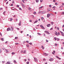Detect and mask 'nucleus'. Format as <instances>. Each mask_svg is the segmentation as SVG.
<instances>
[{
  "mask_svg": "<svg viewBox=\"0 0 64 64\" xmlns=\"http://www.w3.org/2000/svg\"><path fill=\"white\" fill-rule=\"evenodd\" d=\"M13 28L12 27L11 28H8L7 29V31L10 30V31H13Z\"/></svg>",
  "mask_w": 64,
  "mask_h": 64,
  "instance_id": "f257e3e1",
  "label": "nucleus"
},
{
  "mask_svg": "<svg viewBox=\"0 0 64 64\" xmlns=\"http://www.w3.org/2000/svg\"><path fill=\"white\" fill-rule=\"evenodd\" d=\"M46 11H44L42 12H41V11H39L38 12V13L39 14L40 13H41V14H43V13H46Z\"/></svg>",
  "mask_w": 64,
  "mask_h": 64,
  "instance_id": "f03ea898",
  "label": "nucleus"
},
{
  "mask_svg": "<svg viewBox=\"0 0 64 64\" xmlns=\"http://www.w3.org/2000/svg\"><path fill=\"white\" fill-rule=\"evenodd\" d=\"M44 32L45 33H46V34H50V33H49V32H47V31H45V32Z\"/></svg>",
  "mask_w": 64,
  "mask_h": 64,
  "instance_id": "7ed1b4c3",
  "label": "nucleus"
},
{
  "mask_svg": "<svg viewBox=\"0 0 64 64\" xmlns=\"http://www.w3.org/2000/svg\"><path fill=\"white\" fill-rule=\"evenodd\" d=\"M43 54L44 55H45V56H47L48 55V54H47L45 53H44Z\"/></svg>",
  "mask_w": 64,
  "mask_h": 64,
  "instance_id": "20e7f679",
  "label": "nucleus"
},
{
  "mask_svg": "<svg viewBox=\"0 0 64 64\" xmlns=\"http://www.w3.org/2000/svg\"><path fill=\"white\" fill-rule=\"evenodd\" d=\"M50 14H48L47 15V18H49V17H50Z\"/></svg>",
  "mask_w": 64,
  "mask_h": 64,
  "instance_id": "39448f33",
  "label": "nucleus"
},
{
  "mask_svg": "<svg viewBox=\"0 0 64 64\" xmlns=\"http://www.w3.org/2000/svg\"><path fill=\"white\" fill-rule=\"evenodd\" d=\"M49 61H53V59L52 58H51L49 59Z\"/></svg>",
  "mask_w": 64,
  "mask_h": 64,
  "instance_id": "423d86ee",
  "label": "nucleus"
},
{
  "mask_svg": "<svg viewBox=\"0 0 64 64\" xmlns=\"http://www.w3.org/2000/svg\"><path fill=\"white\" fill-rule=\"evenodd\" d=\"M40 27H41L42 28V29H45V28L43 27V26H42V25L40 26Z\"/></svg>",
  "mask_w": 64,
  "mask_h": 64,
  "instance_id": "0eeeda50",
  "label": "nucleus"
},
{
  "mask_svg": "<svg viewBox=\"0 0 64 64\" xmlns=\"http://www.w3.org/2000/svg\"><path fill=\"white\" fill-rule=\"evenodd\" d=\"M60 32L61 33L62 35L63 36H64V34L62 32H61V31H60Z\"/></svg>",
  "mask_w": 64,
  "mask_h": 64,
  "instance_id": "6e6552de",
  "label": "nucleus"
},
{
  "mask_svg": "<svg viewBox=\"0 0 64 64\" xmlns=\"http://www.w3.org/2000/svg\"><path fill=\"white\" fill-rule=\"evenodd\" d=\"M50 26H51V24H48L47 25V26L48 27H50Z\"/></svg>",
  "mask_w": 64,
  "mask_h": 64,
  "instance_id": "1a4fd4ad",
  "label": "nucleus"
},
{
  "mask_svg": "<svg viewBox=\"0 0 64 64\" xmlns=\"http://www.w3.org/2000/svg\"><path fill=\"white\" fill-rule=\"evenodd\" d=\"M22 6L23 8H25V6H24V5L22 3Z\"/></svg>",
  "mask_w": 64,
  "mask_h": 64,
  "instance_id": "9d476101",
  "label": "nucleus"
},
{
  "mask_svg": "<svg viewBox=\"0 0 64 64\" xmlns=\"http://www.w3.org/2000/svg\"><path fill=\"white\" fill-rule=\"evenodd\" d=\"M20 22L18 24L19 26H20L21 25V21H20Z\"/></svg>",
  "mask_w": 64,
  "mask_h": 64,
  "instance_id": "9b49d317",
  "label": "nucleus"
},
{
  "mask_svg": "<svg viewBox=\"0 0 64 64\" xmlns=\"http://www.w3.org/2000/svg\"><path fill=\"white\" fill-rule=\"evenodd\" d=\"M38 20H36L34 22V24H35L36 23H37V22H38Z\"/></svg>",
  "mask_w": 64,
  "mask_h": 64,
  "instance_id": "f8f14e48",
  "label": "nucleus"
},
{
  "mask_svg": "<svg viewBox=\"0 0 64 64\" xmlns=\"http://www.w3.org/2000/svg\"><path fill=\"white\" fill-rule=\"evenodd\" d=\"M1 40H2V41H4V38H1Z\"/></svg>",
  "mask_w": 64,
  "mask_h": 64,
  "instance_id": "ddd939ff",
  "label": "nucleus"
},
{
  "mask_svg": "<svg viewBox=\"0 0 64 64\" xmlns=\"http://www.w3.org/2000/svg\"><path fill=\"white\" fill-rule=\"evenodd\" d=\"M34 58L35 61H37V58Z\"/></svg>",
  "mask_w": 64,
  "mask_h": 64,
  "instance_id": "4468645a",
  "label": "nucleus"
},
{
  "mask_svg": "<svg viewBox=\"0 0 64 64\" xmlns=\"http://www.w3.org/2000/svg\"><path fill=\"white\" fill-rule=\"evenodd\" d=\"M55 35H57V32H55Z\"/></svg>",
  "mask_w": 64,
  "mask_h": 64,
  "instance_id": "2eb2a0df",
  "label": "nucleus"
},
{
  "mask_svg": "<svg viewBox=\"0 0 64 64\" xmlns=\"http://www.w3.org/2000/svg\"><path fill=\"white\" fill-rule=\"evenodd\" d=\"M34 14V15H35L36 14V12H34V13H33Z\"/></svg>",
  "mask_w": 64,
  "mask_h": 64,
  "instance_id": "dca6fc26",
  "label": "nucleus"
},
{
  "mask_svg": "<svg viewBox=\"0 0 64 64\" xmlns=\"http://www.w3.org/2000/svg\"><path fill=\"white\" fill-rule=\"evenodd\" d=\"M6 51V53H8V52H8V51L6 50H5Z\"/></svg>",
  "mask_w": 64,
  "mask_h": 64,
  "instance_id": "f3484780",
  "label": "nucleus"
},
{
  "mask_svg": "<svg viewBox=\"0 0 64 64\" xmlns=\"http://www.w3.org/2000/svg\"><path fill=\"white\" fill-rule=\"evenodd\" d=\"M59 35H60V33L59 32H58V34H57V36H59Z\"/></svg>",
  "mask_w": 64,
  "mask_h": 64,
  "instance_id": "a211bd4d",
  "label": "nucleus"
},
{
  "mask_svg": "<svg viewBox=\"0 0 64 64\" xmlns=\"http://www.w3.org/2000/svg\"><path fill=\"white\" fill-rule=\"evenodd\" d=\"M57 29L58 30H59V28L58 27L57 28Z\"/></svg>",
  "mask_w": 64,
  "mask_h": 64,
  "instance_id": "6ab92c4d",
  "label": "nucleus"
},
{
  "mask_svg": "<svg viewBox=\"0 0 64 64\" xmlns=\"http://www.w3.org/2000/svg\"><path fill=\"white\" fill-rule=\"evenodd\" d=\"M42 6H41L39 8V9H42Z\"/></svg>",
  "mask_w": 64,
  "mask_h": 64,
  "instance_id": "aec40b11",
  "label": "nucleus"
},
{
  "mask_svg": "<svg viewBox=\"0 0 64 64\" xmlns=\"http://www.w3.org/2000/svg\"><path fill=\"white\" fill-rule=\"evenodd\" d=\"M6 64H10V62H7L6 63Z\"/></svg>",
  "mask_w": 64,
  "mask_h": 64,
  "instance_id": "412c9836",
  "label": "nucleus"
},
{
  "mask_svg": "<svg viewBox=\"0 0 64 64\" xmlns=\"http://www.w3.org/2000/svg\"><path fill=\"white\" fill-rule=\"evenodd\" d=\"M55 4L56 5H58V3L56 2L55 3Z\"/></svg>",
  "mask_w": 64,
  "mask_h": 64,
  "instance_id": "4be33fe9",
  "label": "nucleus"
},
{
  "mask_svg": "<svg viewBox=\"0 0 64 64\" xmlns=\"http://www.w3.org/2000/svg\"><path fill=\"white\" fill-rule=\"evenodd\" d=\"M22 1L23 2V3H25V2H24V0H22Z\"/></svg>",
  "mask_w": 64,
  "mask_h": 64,
  "instance_id": "5701e85b",
  "label": "nucleus"
},
{
  "mask_svg": "<svg viewBox=\"0 0 64 64\" xmlns=\"http://www.w3.org/2000/svg\"><path fill=\"white\" fill-rule=\"evenodd\" d=\"M64 12H63L62 13V15H64Z\"/></svg>",
  "mask_w": 64,
  "mask_h": 64,
  "instance_id": "b1692460",
  "label": "nucleus"
},
{
  "mask_svg": "<svg viewBox=\"0 0 64 64\" xmlns=\"http://www.w3.org/2000/svg\"><path fill=\"white\" fill-rule=\"evenodd\" d=\"M26 46L27 47H29V46L28 45V44H27Z\"/></svg>",
  "mask_w": 64,
  "mask_h": 64,
  "instance_id": "393cba45",
  "label": "nucleus"
},
{
  "mask_svg": "<svg viewBox=\"0 0 64 64\" xmlns=\"http://www.w3.org/2000/svg\"><path fill=\"white\" fill-rule=\"evenodd\" d=\"M41 19L42 20H43V19H44V18L43 17H41Z\"/></svg>",
  "mask_w": 64,
  "mask_h": 64,
  "instance_id": "a878e982",
  "label": "nucleus"
},
{
  "mask_svg": "<svg viewBox=\"0 0 64 64\" xmlns=\"http://www.w3.org/2000/svg\"><path fill=\"white\" fill-rule=\"evenodd\" d=\"M54 38V39L55 40H57V38L56 37Z\"/></svg>",
  "mask_w": 64,
  "mask_h": 64,
  "instance_id": "bb28decb",
  "label": "nucleus"
},
{
  "mask_svg": "<svg viewBox=\"0 0 64 64\" xmlns=\"http://www.w3.org/2000/svg\"><path fill=\"white\" fill-rule=\"evenodd\" d=\"M31 8L30 7L28 8V10H31Z\"/></svg>",
  "mask_w": 64,
  "mask_h": 64,
  "instance_id": "cd10ccee",
  "label": "nucleus"
},
{
  "mask_svg": "<svg viewBox=\"0 0 64 64\" xmlns=\"http://www.w3.org/2000/svg\"><path fill=\"white\" fill-rule=\"evenodd\" d=\"M26 50H25L24 52V53H26Z\"/></svg>",
  "mask_w": 64,
  "mask_h": 64,
  "instance_id": "c85d7f7f",
  "label": "nucleus"
},
{
  "mask_svg": "<svg viewBox=\"0 0 64 64\" xmlns=\"http://www.w3.org/2000/svg\"><path fill=\"white\" fill-rule=\"evenodd\" d=\"M12 19H12V18H10V21H12Z\"/></svg>",
  "mask_w": 64,
  "mask_h": 64,
  "instance_id": "c756f323",
  "label": "nucleus"
},
{
  "mask_svg": "<svg viewBox=\"0 0 64 64\" xmlns=\"http://www.w3.org/2000/svg\"><path fill=\"white\" fill-rule=\"evenodd\" d=\"M38 34V35H41V34H40L39 33H37Z\"/></svg>",
  "mask_w": 64,
  "mask_h": 64,
  "instance_id": "7c9ffc66",
  "label": "nucleus"
},
{
  "mask_svg": "<svg viewBox=\"0 0 64 64\" xmlns=\"http://www.w3.org/2000/svg\"><path fill=\"white\" fill-rule=\"evenodd\" d=\"M18 39V37H16L15 38V39Z\"/></svg>",
  "mask_w": 64,
  "mask_h": 64,
  "instance_id": "2f4dec72",
  "label": "nucleus"
},
{
  "mask_svg": "<svg viewBox=\"0 0 64 64\" xmlns=\"http://www.w3.org/2000/svg\"><path fill=\"white\" fill-rule=\"evenodd\" d=\"M14 62L15 63H16L17 62H16V60H14Z\"/></svg>",
  "mask_w": 64,
  "mask_h": 64,
  "instance_id": "473e14b6",
  "label": "nucleus"
},
{
  "mask_svg": "<svg viewBox=\"0 0 64 64\" xmlns=\"http://www.w3.org/2000/svg\"><path fill=\"white\" fill-rule=\"evenodd\" d=\"M12 55H13V54H15V53L13 52L12 53Z\"/></svg>",
  "mask_w": 64,
  "mask_h": 64,
  "instance_id": "72a5a7b5",
  "label": "nucleus"
},
{
  "mask_svg": "<svg viewBox=\"0 0 64 64\" xmlns=\"http://www.w3.org/2000/svg\"><path fill=\"white\" fill-rule=\"evenodd\" d=\"M5 12H6L5 11L3 13V14L4 15H5Z\"/></svg>",
  "mask_w": 64,
  "mask_h": 64,
  "instance_id": "f704fd0d",
  "label": "nucleus"
},
{
  "mask_svg": "<svg viewBox=\"0 0 64 64\" xmlns=\"http://www.w3.org/2000/svg\"><path fill=\"white\" fill-rule=\"evenodd\" d=\"M2 52V50H1V49H0V53Z\"/></svg>",
  "mask_w": 64,
  "mask_h": 64,
  "instance_id": "c9c22d12",
  "label": "nucleus"
},
{
  "mask_svg": "<svg viewBox=\"0 0 64 64\" xmlns=\"http://www.w3.org/2000/svg\"><path fill=\"white\" fill-rule=\"evenodd\" d=\"M36 2H39V0H36Z\"/></svg>",
  "mask_w": 64,
  "mask_h": 64,
  "instance_id": "e433bc0d",
  "label": "nucleus"
},
{
  "mask_svg": "<svg viewBox=\"0 0 64 64\" xmlns=\"http://www.w3.org/2000/svg\"><path fill=\"white\" fill-rule=\"evenodd\" d=\"M57 44H55V46H57Z\"/></svg>",
  "mask_w": 64,
  "mask_h": 64,
  "instance_id": "4c0bfd02",
  "label": "nucleus"
},
{
  "mask_svg": "<svg viewBox=\"0 0 64 64\" xmlns=\"http://www.w3.org/2000/svg\"><path fill=\"white\" fill-rule=\"evenodd\" d=\"M29 44H30V45H31L32 44V43L30 42V43H29Z\"/></svg>",
  "mask_w": 64,
  "mask_h": 64,
  "instance_id": "58836bf2",
  "label": "nucleus"
},
{
  "mask_svg": "<svg viewBox=\"0 0 64 64\" xmlns=\"http://www.w3.org/2000/svg\"><path fill=\"white\" fill-rule=\"evenodd\" d=\"M50 30H53V28H51L50 29Z\"/></svg>",
  "mask_w": 64,
  "mask_h": 64,
  "instance_id": "ea45409f",
  "label": "nucleus"
},
{
  "mask_svg": "<svg viewBox=\"0 0 64 64\" xmlns=\"http://www.w3.org/2000/svg\"><path fill=\"white\" fill-rule=\"evenodd\" d=\"M29 63V62H26V64H28Z\"/></svg>",
  "mask_w": 64,
  "mask_h": 64,
  "instance_id": "a19ab883",
  "label": "nucleus"
},
{
  "mask_svg": "<svg viewBox=\"0 0 64 64\" xmlns=\"http://www.w3.org/2000/svg\"><path fill=\"white\" fill-rule=\"evenodd\" d=\"M15 44L16 45H18V44H18V43H15Z\"/></svg>",
  "mask_w": 64,
  "mask_h": 64,
  "instance_id": "79ce46f5",
  "label": "nucleus"
},
{
  "mask_svg": "<svg viewBox=\"0 0 64 64\" xmlns=\"http://www.w3.org/2000/svg\"><path fill=\"white\" fill-rule=\"evenodd\" d=\"M46 42H48V40H46Z\"/></svg>",
  "mask_w": 64,
  "mask_h": 64,
  "instance_id": "37998d69",
  "label": "nucleus"
},
{
  "mask_svg": "<svg viewBox=\"0 0 64 64\" xmlns=\"http://www.w3.org/2000/svg\"><path fill=\"white\" fill-rule=\"evenodd\" d=\"M20 52L21 53H22V52H23V51L22 50H21Z\"/></svg>",
  "mask_w": 64,
  "mask_h": 64,
  "instance_id": "c03bdc74",
  "label": "nucleus"
},
{
  "mask_svg": "<svg viewBox=\"0 0 64 64\" xmlns=\"http://www.w3.org/2000/svg\"><path fill=\"white\" fill-rule=\"evenodd\" d=\"M19 9L20 10H22V9H21V8H19Z\"/></svg>",
  "mask_w": 64,
  "mask_h": 64,
  "instance_id": "a18cd8bd",
  "label": "nucleus"
},
{
  "mask_svg": "<svg viewBox=\"0 0 64 64\" xmlns=\"http://www.w3.org/2000/svg\"><path fill=\"white\" fill-rule=\"evenodd\" d=\"M57 58H58L60 60L61 59V58H59V57H57Z\"/></svg>",
  "mask_w": 64,
  "mask_h": 64,
  "instance_id": "49530a36",
  "label": "nucleus"
},
{
  "mask_svg": "<svg viewBox=\"0 0 64 64\" xmlns=\"http://www.w3.org/2000/svg\"><path fill=\"white\" fill-rule=\"evenodd\" d=\"M53 1L54 2H56V0H54Z\"/></svg>",
  "mask_w": 64,
  "mask_h": 64,
  "instance_id": "de8ad7c7",
  "label": "nucleus"
},
{
  "mask_svg": "<svg viewBox=\"0 0 64 64\" xmlns=\"http://www.w3.org/2000/svg\"><path fill=\"white\" fill-rule=\"evenodd\" d=\"M8 42L6 41V42H5V43L6 44H7V43Z\"/></svg>",
  "mask_w": 64,
  "mask_h": 64,
  "instance_id": "09e8293b",
  "label": "nucleus"
},
{
  "mask_svg": "<svg viewBox=\"0 0 64 64\" xmlns=\"http://www.w3.org/2000/svg\"><path fill=\"white\" fill-rule=\"evenodd\" d=\"M26 42H27V43H29V41H26Z\"/></svg>",
  "mask_w": 64,
  "mask_h": 64,
  "instance_id": "8fccbe9b",
  "label": "nucleus"
},
{
  "mask_svg": "<svg viewBox=\"0 0 64 64\" xmlns=\"http://www.w3.org/2000/svg\"><path fill=\"white\" fill-rule=\"evenodd\" d=\"M40 2H42L43 1V0H40Z\"/></svg>",
  "mask_w": 64,
  "mask_h": 64,
  "instance_id": "3c124183",
  "label": "nucleus"
},
{
  "mask_svg": "<svg viewBox=\"0 0 64 64\" xmlns=\"http://www.w3.org/2000/svg\"><path fill=\"white\" fill-rule=\"evenodd\" d=\"M49 7H50V8H51V5H50Z\"/></svg>",
  "mask_w": 64,
  "mask_h": 64,
  "instance_id": "603ef678",
  "label": "nucleus"
},
{
  "mask_svg": "<svg viewBox=\"0 0 64 64\" xmlns=\"http://www.w3.org/2000/svg\"><path fill=\"white\" fill-rule=\"evenodd\" d=\"M51 24H52V25H53V22H51Z\"/></svg>",
  "mask_w": 64,
  "mask_h": 64,
  "instance_id": "864d4df0",
  "label": "nucleus"
},
{
  "mask_svg": "<svg viewBox=\"0 0 64 64\" xmlns=\"http://www.w3.org/2000/svg\"><path fill=\"white\" fill-rule=\"evenodd\" d=\"M25 43V41H24L23 42V44H24V43Z\"/></svg>",
  "mask_w": 64,
  "mask_h": 64,
  "instance_id": "5fc2aeb1",
  "label": "nucleus"
},
{
  "mask_svg": "<svg viewBox=\"0 0 64 64\" xmlns=\"http://www.w3.org/2000/svg\"><path fill=\"white\" fill-rule=\"evenodd\" d=\"M16 29H17V30H19V28H17Z\"/></svg>",
  "mask_w": 64,
  "mask_h": 64,
  "instance_id": "6e6d98bb",
  "label": "nucleus"
},
{
  "mask_svg": "<svg viewBox=\"0 0 64 64\" xmlns=\"http://www.w3.org/2000/svg\"><path fill=\"white\" fill-rule=\"evenodd\" d=\"M0 10H2V8H0Z\"/></svg>",
  "mask_w": 64,
  "mask_h": 64,
  "instance_id": "4d7b16f0",
  "label": "nucleus"
},
{
  "mask_svg": "<svg viewBox=\"0 0 64 64\" xmlns=\"http://www.w3.org/2000/svg\"><path fill=\"white\" fill-rule=\"evenodd\" d=\"M2 50H4V49H5V48H2Z\"/></svg>",
  "mask_w": 64,
  "mask_h": 64,
  "instance_id": "13d9d810",
  "label": "nucleus"
},
{
  "mask_svg": "<svg viewBox=\"0 0 64 64\" xmlns=\"http://www.w3.org/2000/svg\"><path fill=\"white\" fill-rule=\"evenodd\" d=\"M59 40V38H58L57 39V41H58Z\"/></svg>",
  "mask_w": 64,
  "mask_h": 64,
  "instance_id": "bf43d9fd",
  "label": "nucleus"
},
{
  "mask_svg": "<svg viewBox=\"0 0 64 64\" xmlns=\"http://www.w3.org/2000/svg\"><path fill=\"white\" fill-rule=\"evenodd\" d=\"M30 22H32V20H30Z\"/></svg>",
  "mask_w": 64,
  "mask_h": 64,
  "instance_id": "052dcab7",
  "label": "nucleus"
},
{
  "mask_svg": "<svg viewBox=\"0 0 64 64\" xmlns=\"http://www.w3.org/2000/svg\"><path fill=\"white\" fill-rule=\"evenodd\" d=\"M17 7H19V6L18 5L17 6Z\"/></svg>",
  "mask_w": 64,
  "mask_h": 64,
  "instance_id": "680f3d73",
  "label": "nucleus"
},
{
  "mask_svg": "<svg viewBox=\"0 0 64 64\" xmlns=\"http://www.w3.org/2000/svg\"><path fill=\"white\" fill-rule=\"evenodd\" d=\"M42 49H43V50H44V47H43L42 48Z\"/></svg>",
  "mask_w": 64,
  "mask_h": 64,
  "instance_id": "e2e57ef3",
  "label": "nucleus"
},
{
  "mask_svg": "<svg viewBox=\"0 0 64 64\" xmlns=\"http://www.w3.org/2000/svg\"><path fill=\"white\" fill-rule=\"evenodd\" d=\"M53 52H54V54L55 53V51H54V50L53 51Z\"/></svg>",
  "mask_w": 64,
  "mask_h": 64,
  "instance_id": "0e129e2a",
  "label": "nucleus"
},
{
  "mask_svg": "<svg viewBox=\"0 0 64 64\" xmlns=\"http://www.w3.org/2000/svg\"><path fill=\"white\" fill-rule=\"evenodd\" d=\"M52 54H54V53L53 52H52Z\"/></svg>",
  "mask_w": 64,
  "mask_h": 64,
  "instance_id": "69168bd1",
  "label": "nucleus"
},
{
  "mask_svg": "<svg viewBox=\"0 0 64 64\" xmlns=\"http://www.w3.org/2000/svg\"><path fill=\"white\" fill-rule=\"evenodd\" d=\"M12 3H14V0L12 1Z\"/></svg>",
  "mask_w": 64,
  "mask_h": 64,
  "instance_id": "338daca9",
  "label": "nucleus"
},
{
  "mask_svg": "<svg viewBox=\"0 0 64 64\" xmlns=\"http://www.w3.org/2000/svg\"><path fill=\"white\" fill-rule=\"evenodd\" d=\"M26 59H24V61H26Z\"/></svg>",
  "mask_w": 64,
  "mask_h": 64,
  "instance_id": "774afa93",
  "label": "nucleus"
}]
</instances>
